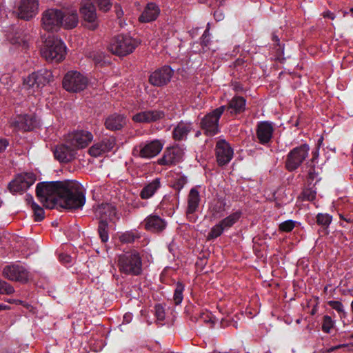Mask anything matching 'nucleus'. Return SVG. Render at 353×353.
<instances>
[{
	"label": "nucleus",
	"instance_id": "obj_56",
	"mask_svg": "<svg viewBox=\"0 0 353 353\" xmlns=\"http://www.w3.org/2000/svg\"><path fill=\"white\" fill-rule=\"evenodd\" d=\"M9 144L6 139H0V153L3 152Z\"/></svg>",
	"mask_w": 353,
	"mask_h": 353
},
{
	"label": "nucleus",
	"instance_id": "obj_48",
	"mask_svg": "<svg viewBox=\"0 0 353 353\" xmlns=\"http://www.w3.org/2000/svg\"><path fill=\"white\" fill-rule=\"evenodd\" d=\"M327 304L330 307L337 311L339 313H344L343 305L340 301H330L327 302Z\"/></svg>",
	"mask_w": 353,
	"mask_h": 353
},
{
	"label": "nucleus",
	"instance_id": "obj_35",
	"mask_svg": "<svg viewBox=\"0 0 353 353\" xmlns=\"http://www.w3.org/2000/svg\"><path fill=\"white\" fill-rule=\"evenodd\" d=\"M332 220V216L328 214L319 213L316 215V223L319 225L323 228V232L327 234V229Z\"/></svg>",
	"mask_w": 353,
	"mask_h": 353
},
{
	"label": "nucleus",
	"instance_id": "obj_7",
	"mask_svg": "<svg viewBox=\"0 0 353 353\" xmlns=\"http://www.w3.org/2000/svg\"><path fill=\"white\" fill-rule=\"evenodd\" d=\"M88 79L77 71L68 72L62 81L63 88L70 92H79L88 85Z\"/></svg>",
	"mask_w": 353,
	"mask_h": 353
},
{
	"label": "nucleus",
	"instance_id": "obj_64",
	"mask_svg": "<svg viewBox=\"0 0 353 353\" xmlns=\"http://www.w3.org/2000/svg\"><path fill=\"white\" fill-rule=\"evenodd\" d=\"M341 217L342 219H343L345 221H346L347 222H349V223L353 222V219H345L342 216H341Z\"/></svg>",
	"mask_w": 353,
	"mask_h": 353
},
{
	"label": "nucleus",
	"instance_id": "obj_61",
	"mask_svg": "<svg viewBox=\"0 0 353 353\" xmlns=\"http://www.w3.org/2000/svg\"><path fill=\"white\" fill-rule=\"evenodd\" d=\"M9 309H10V307L8 305H3V304H0V311L6 310H9Z\"/></svg>",
	"mask_w": 353,
	"mask_h": 353
},
{
	"label": "nucleus",
	"instance_id": "obj_54",
	"mask_svg": "<svg viewBox=\"0 0 353 353\" xmlns=\"http://www.w3.org/2000/svg\"><path fill=\"white\" fill-rule=\"evenodd\" d=\"M198 320L202 321L205 323H214V321L212 320L211 317L209 316L208 313H202L201 314Z\"/></svg>",
	"mask_w": 353,
	"mask_h": 353
},
{
	"label": "nucleus",
	"instance_id": "obj_22",
	"mask_svg": "<svg viewBox=\"0 0 353 353\" xmlns=\"http://www.w3.org/2000/svg\"><path fill=\"white\" fill-rule=\"evenodd\" d=\"M39 6L38 0H21L19 6V17L28 21L37 12Z\"/></svg>",
	"mask_w": 353,
	"mask_h": 353
},
{
	"label": "nucleus",
	"instance_id": "obj_26",
	"mask_svg": "<svg viewBox=\"0 0 353 353\" xmlns=\"http://www.w3.org/2000/svg\"><path fill=\"white\" fill-rule=\"evenodd\" d=\"M126 124V119L123 114L114 113L109 115L105 120L104 125L108 130H120Z\"/></svg>",
	"mask_w": 353,
	"mask_h": 353
},
{
	"label": "nucleus",
	"instance_id": "obj_41",
	"mask_svg": "<svg viewBox=\"0 0 353 353\" xmlns=\"http://www.w3.org/2000/svg\"><path fill=\"white\" fill-rule=\"evenodd\" d=\"M334 322L331 318V316L328 315H325L323 317V323H322V330L325 333H330L331 329L334 327Z\"/></svg>",
	"mask_w": 353,
	"mask_h": 353
},
{
	"label": "nucleus",
	"instance_id": "obj_9",
	"mask_svg": "<svg viewBox=\"0 0 353 353\" xmlns=\"http://www.w3.org/2000/svg\"><path fill=\"white\" fill-rule=\"evenodd\" d=\"M36 181L32 172H23L17 174L8 185V189L12 194H21L28 190Z\"/></svg>",
	"mask_w": 353,
	"mask_h": 353
},
{
	"label": "nucleus",
	"instance_id": "obj_12",
	"mask_svg": "<svg viewBox=\"0 0 353 353\" xmlns=\"http://www.w3.org/2000/svg\"><path fill=\"white\" fill-rule=\"evenodd\" d=\"M2 275L4 278L21 283H26L29 279V272L22 265L12 264L3 268Z\"/></svg>",
	"mask_w": 353,
	"mask_h": 353
},
{
	"label": "nucleus",
	"instance_id": "obj_20",
	"mask_svg": "<svg viewBox=\"0 0 353 353\" xmlns=\"http://www.w3.org/2000/svg\"><path fill=\"white\" fill-rule=\"evenodd\" d=\"M116 145V138L109 137L103 139L89 149V153L92 157H99L103 153L111 151Z\"/></svg>",
	"mask_w": 353,
	"mask_h": 353
},
{
	"label": "nucleus",
	"instance_id": "obj_38",
	"mask_svg": "<svg viewBox=\"0 0 353 353\" xmlns=\"http://www.w3.org/2000/svg\"><path fill=\"white\" fill-rule=\"evenodd\" d=\"M184 290V285L178 282L176 283V288H175V290H174V303L176 305H179L182 300H183V292Z\"/></svg>",
	"mask_w": 353,
	"mask_h": 353
},
{
	"label": "nucleus",
	"instance_id": "obj_8",
	"mask_svg": "<svg viewBox=\"0 0 353 353\" xmlns=\"http://www.w3.org/2000/svg\"><path fill=\"white\" fill-rule=\"evenodd\" d=\"M63 12L59 9L50 8L42 14L41 24L48 32L57 31L63 23Z\"/></svg>",
	"mask_w": 353,
	"mask_h": 353
},
{
	"label": "nucleus",
	"instance_id": "obj_46",
	"mask_svg": "<svg viewBox=\"0 0 353 353\" xmlns=\"http://www.w3.org/2000/svg\"><path fill=\"white\" fill-rule=\"evenodd\" d=\"M137 236L132 232H127L121 234L119 237L122 243H133Z\"/></svg>",
	"mask_w": 353,
	"mask_h": 353
},
{
	"label": "nucleus",
	"instance_id": "obj_34",
	"mask_svg": "<svg viewBox=\"0 0 353 353\" xmlns=\"http://www.w3.org/2000/svg\"><path fill=\"white\" fill-rule=\"evenodd\" d=\"M241 212L237 211L232 213L225 219H222L219 223L223 228V230H227L234 225L235 223L241 218Z\"/></svg>",
	"mask_w": 353,
	"mask_h": 353
},
{
	"label": "nucleus",
	"instance_id": "obj_50",
	"mask_svg": "<svg viewBox=\"0 0 353 353\" xmlns=\"http://www.w3.org/2000/svg\"><path fill=\"white\" fill-rule=\"evenodd\" d=\"M186 183V179L185 176H180L179 179L176 180L174 183L172 187L178 190L179 192L183 188L185 184Z\"/></svg>",
	"mask_w": 353,
	"mask_h": 353
},
{
	"label": "nucleus",
	"instance_id": "obj_16",
	"mask_svg": "<svg viewBox=\"0 0 353 353\" xmlns=\"http://www.w3.org/2000/svg\"><path fill=\"white\" fill-rule=\"evenodd\" d=\"M141 225L148 232L161 233L165 229L167 223L159 216L150 214L141 223Z\"/></svg>",
	"mask_w": 353,
	"mask_h": 353
},
{
	"label": "nucleus",
	"instance_id": "obj_43",
	"mask_svg": "<svg viewBox=\"0 0 353 353\" xmlns=\"http://www.w3.org/2000/svg\"><path fill=\"white\" fill-rule=\"evenodd\" d=\"M296 225V221L292 220H288L279 224V229L281 232H290Z\"/></svg>",
	"mask_w": 353,
	"mask_h": 353
},
{
	"label": "nucleus",
	"instance_id": "obj_49",
	"mask_svg": "<svg viewBox=\"0 0 353 353\" xmlns=\"http://www.w3.org/2000/svg\"><path fill=\"white\" fill-rule=\"evenodd\" d=\"M155 316L159 321H163L165 319V312L163 307L161 305H155Z\"/></svg>",
	"mask_w": 353,
	"mask_h": 353
},
{
	"label": "nucleus",
	"instance_id": "obj_11",
	"mask_svg": "<svg viewBox=\"0 0 353 353\" xmlns=\"http://www.w3.org/2000/svg\"><path fill=\"white\" fill-rule=\"evenodd\" d=\"M53 78L52 73L50 70L43 68L30 74L24 80V85L28 88L34 87L37 88H43L52 81Z\"/></svg>",
	"mask_w": 353,
	"mask_h": 353
},
{
	"label": "nucleus",
	"instance_id": "obj_44",
	"mask_svg": "<svg viewBox=\"0 0 353 353\" xmlns=\"http://www.w3.org/2000/svg\"><path fill=\"white\" fill-rule=\"evenodd\" d=\"M34 211V220L36 221H41L44 219V210L37 203H33V208H32Z\"/></svg>",
	"mask_w": 353,
	"mask_h": 353
},
{
	"label": "nucleus",
	"instance_id": "obj_40",
	"mask_svg": "<svg viewBox=\"0 0 353 353\" xmlns=\"http://www.w3.org/2000/svg\"><path fill=\"white\" fill-rule=\"evenodd\" d=\"M88 57L90 58L95 64L101 65L104 62L105 54L101 51H92L89 52Z\"/></svg>",
	"mask_w": 353,
	"mask_h": 353
},
{
	"label": "nucleus",
	"instance_id": "obj_63",
	"mask_svg": "<svg viewBox=\"0 0 353 353\" xmlns=\"http://www.w3.org/2000/svg\"><path fill=\"white\" fill-rule=\"evenodd\" d=\"M345 345H337V346H335V347H333L330 349L331 351H333V350H335L336 349H339L342 346H344Z\"/></svg>",
	"mask_w": 353,
	"mask_h": 353
},
{
	"label": "nucleus",
	"instance_id": "obj_62",
	"mask_svg": "<svg viewBox=\"0 0 353 353\" xmlns=\"http://www.w3.org/2000/svg\"><path fill=\"white\" fill-rule=\"evenodd\" d=\"M312 153H313V159H312V161H313L319 155V150L316 149Z\"/></svg>",
	"mask_w": 353,
	"mask_h": 353
},
{
	"label": "nucleus",
	"instance_id": "obj_23",
	"mask_svg": "<svg viewBox=\"0 0 353 353\" xmlns=\"http://www.w3.org/2000/svg\"><path fill=\"white\" fill-rule=\"evenodd\" d=\"M165 117L163 111L158 110H146L133 115L132 120L137 123L156 122Z\"/></svg>",
	"mask_w": 353,
	"mask_h": 353
},
{
	"label": "nucleus",
	"instance_id": "obj_13",
	"mask_svg": "<svg viewBox=\"0 0 353 353\" xmlns=\"http://www.w3.org/2000/svg\"><path fill=\"white\" fill-rule=\"evenodd\" d=\"M80 13L83 20L90 23L89 28L90 30H94L98 27L96 8L91 0L81 1Z\"/></svg>",
	"mask_w": 353,
	"mask_h": 353
},
{
	"label": "nucleus",
	"instance_id": "obj_21",
	"mask_svg": "<svg viewBox=\"0 0 353 353\" xmlns=\"http://www.w3.org/2000/svg\"><path fill=\"white\" fill-rule=\"evenodd\" d=\"M54 158L61 163H68L75 157V149L70 144H60L53 150Z\"/></svg>",
	"mask_w": 353,
	"mask_h": 353
},
{
	"label": "nucleus",
	"instance_id": "obj_33",
	"mask_svg": "<svg viewBox=\"0 0 353 353\" xmlns=\"http://www.w3.org/2000/svg\"><path fill=\"white\" fill-rule=\"evenodd\" d=\"M64 19L62 26L66 29H72L77 26L79 17L77 11L63 12Z\"/></svg>",
	"mask_w": 353,
	"mask_h": 353
},
{
	"label": "nucleus",
	"instance_id": "obj_47",
	"mask_svg": "<svg viewBox=\"0 0 353 353\" xmlns=\"http://www.w3.org/2000/svg\"><path fill=\"white\" fill-rule=\"evenodd\" d=\"M210 43V32L208 29H206L201 37V45L203 47V50H205V48L208 47Z\"/></svg>",
	"mask_w": 353,
	"mask_h": 353
},
{
	"label": "nucleus",
	"instance_id": "obj_14",
	"mask_svg": "<svg viewBox=\"0 0 353 353\" xmlns=\"http://www.w3.org/2000/svg\"><path fill=\"white\" fill-rule=\"evenodd\" d=\"M173 73L174 71L170 66L164 65L150 75L149 82L154 86H163L170 81Z\"/></svg>",
	"mask_w": 353,
	"mask_h": 353
},
{
	"label": "nucleus",
	"instance_id": "obj_45",
	"mask_svg": "<svg viewBox=\"0 0 353 353\" xmlns=\"http://www.w3.org/2000/svg\"><path fill=\"white\" fill-rule=\"evenodd\" d=\"M98 6L99 9L103 12L108 11L112 7L110 0H93Z\"/></svg>",
	"mask_w": 353,
	"mask_h": 353
},
{
	"label": "nucleus",
	"instance_id": "obj_24",
	"mask_svg": "<svg viewBox=\"0 0 353 353\" xmlns=\"http://www.w3.org/2000/svg\"><path fill=\"white\" fill-rule=\"evenodd\" d=\"M94 215L100 221H112L117 215V210L112 204L102 203L94 209Z\"/></svg>",
	"mask_w": 353,
	"mask_h": 353
},
{
	"label": "nucleus",
	"instance_id": "obj_42",
	"mask_svg": "<svg viewBox=\"0 0 353 353\" xmlns=\"http://www.w3.org/2000/svg\"><path fill=\"white\" fill-rule=\"evenodd\" d=\"M14 292V288L5 281L0 279V294L10 295Z\"/></svg>",
	"mask_w": 353,
	"mask_h": 353
},
{
	"label": "nucleus",
	"instance_id": "obj_17",
	"mask_svg": "<svg viewBox=\"0 0 353 353\" xmlns=\"http://www.w3.org/2000/svg\"><path fill=\"white\" fill-rule=\"evenodd\" d=\"M183 151L179 147L168 148L165 150L163 157L158 160L161 165H170L176 164L182 160Z\"/></svg>",
	"mask_w": 353,
	"mask_h": 353
},
{
	"label": "nucleus",
	"instance_id": "obj_2",
	"mask_svg": "<svg viewBox=\"0 0 353 353\" xmlns=\"http://www.w3.org/2000/svg\"><path fill=\"white\" fill-rule=\"evenodd\" d=\"M117 266L121 273L139 276L142 273V260L137 250H131L118 256Z\"/></svg>",
	"mask_w": 353,
	"mask_h": 353
},
{
	"label": "nucleus",
	"instance_id": "obj_25",
	"mask_svg": "<svg viewBox=\"0 0 353 353\" xmlns=\"http://www.w3.org/2000/svg\"><path fill=\"white\" fill-rule=\"evenodd\" d=\"M92 134L85 130L75 132L70 139V145L77 148H83L86 147L92 140Z\"/></svg>",
	"mask_w": 353,
	"mask_h": 353
},
{
	"label": "nucleus",
	"instance_id": "obj_10",
	"mask_svg": "<svg viewBox=\"0 0 353 353\" xmlns=\"http://www.w3.org/2000/svg\"><path fill=\"white\" fill-rule=\"evenodd\" d=\"M163 144L159 140L142 142L132 150V154L143 159H151L160 153Z\"/></svg>",
	"mask_w": 353,
	"mask_h": 353
},
{
	"label": "nucleus",
	"instance_id": "obj_15",
	"mask_svg": "<svg viewBox=\"0 0 353 353\" xmlns=\"http://www.w3.org/2000/svg\"><path fill=\"white\" fill-rule=\"evenodd\" d=\"M11 125L17 130L31 131L39 126V121L34 114H20L14 118Z\"/></svg>",
	"mask_w": 353,
	"mask_h": 353
},
{
	"label": "nucleus",
	"instance_id": "obj_19",
	"mask_svg": "<svg viewBox=\"0 0 353 353\" xmlns=\"http://www.w3.org/2000/svg\"><path fill=\"white\" fill-rule=\"evenodd\" d=\"M274 128L269 121L259 122L256 128V135L259 143L268 144L272 138Z\"/></svg>",
	"mask_w": 353,
	"mask_h": 353
},
{
	"label": "nucleus",
	"instance_id": "obj_55",
	"mask_svg": "<svg viewBox=\"0 0 353 353\" xmlns=\"http://www.w3.org/2000/svg\"><path fill=\"white\" fill-rule=\"evenodd\" d=\"M272 40L274 42H275V43L276 44L277 46H279L277 51H281V52H283V48L281 46L280 42H279L280 39H279V37L275 33L272 34Z\"/></svg>",
	"mask_w": 353,
	"mask_h": 353
},
{
	"label": "nucleus",
	"instance_id": "obj_30",
	"mask_svg": "<svg viewBox=\"0 0 353 353\" xmlns=\"http://www.w3.org/2000/svg\"><path fill=\"white\" fill-rule=\"evenodd\" d=\"M160 10L154 3L147 4L142 14L139 17V21L143 23H148L155 20L159 16Z\"/></svg>",
	"mask_w": 353,
	"mask_h": 353
},
{
	"label": "nucleus",
	"instance_id": "obj_31",
	"mask_svg": "<svg viewBox=\"0 0 353 353\" xmlns=\"http://www.w3.org/2000/svg\"><path fill=\"white\" fill-rule=\"evenodd\" d=\"M192 130V124L191 123L181 121L172 131L173 139L176 141L185 140Z\"/></svg>",
	"mask_w": 353,
	"mask_h": 353
},
{
	"label": "nucleus",
	"instance_id": "obj_1",
	"mask_svg": "<svg viewBox=\"0 0 353 353\" xmlns=\"http://www.w3.org/2000/svg\"><path fill=\"white\" fill-rule=\"evenodd\" d=\"M36 196L48 209L59 205L68 210H76L81 208L85 202L81 185L73 180L40 182L36 187Z\"/></svg>",
	"mask_w": 353,
	"mask_h": 353
},
{
	"label": "nucleus",
	"instance_id": "obj_58",
	"mask_svg": "<svg viewBox=\"0 0 353 353\" xmlns=\"http://www.w3.org/2000/svg\"><path fill=\"white\" fill-rule=\"evenodd\" d=\"M26 200L28 204H30L31 205V208H33V203H36L34 201L32 196L30 195V194H26Z\"/></svg>",
	"mask_w": 353,
	"mask_h": 353
},
{
	"label": "nucleus",
	"instance_id": "obj_27",
	"mask_svg": "<svg viewBox=\"0 0 353 353\" xmlns=\"http://www.w3.org/2000/svg\"><path fill=\"white\" fill-rule=\"evenodd\" d=\"M8 40L12 45L21 46L23 48H28V36L19 28H12L7 35Z\"/></svg>",
	"mask_w": 353,
	"mask_h": 353
},
{
	"label": "nucleus",
	"instance_id": "obj_32",
	"mask_svg": "<svg viewBox=\"0 0 353 353\" xmlns=\"http://www.w3.org/2000/svg\"><path fill=\"white\" fill-rule=\"evenodd\" d=\"M160 187L161 180L159 178H156L143 187L140 192V197L144 200L151 198Z\"/></svg>",
	"mask_w": 353,
	"mask_h": 353
},
{
	"label": "nucleus",
	"instance_id": "obj_52",
	"mask_svg": "<svg viewBox=\"0 0 353 353\" xmlns=\"http://www.w3.org/2000/svg\"><path fill=\"white\" fill-rule=\"evenodd\" d=\"M219 202L220 203V205H214L212 208L213 215H214L215 213L223 211L225 209V206L226 205L225 201L219 199Z\"/></svg>",
	"mask_w": 353,
	"mask_h": 353
},
{
	"label": "nucleus",
	"instance_id": "obj_57",
	"mask_svg": "<svg viewBox=\"0 0 353 353\" xmlns=\"http://www.w3.org/2000/svg\"><path fill=\"white\" fill-rule=\"evenodd\" d=\"M323 16L325 18H329L332 20L334 19L335 18V14L333 12H331L330 11L324 12Z\"/></svg>",
	"mask_w": 353,
	"mask_h": 353
},
{
	"label": "nucleus",
	"instance_id": "obj_3",
	"mask_svg": "<svg viewBox=\"0 0 353 353\" xmlns=\"http://www.w3.org/2000/svg\"><path fill=\"white\" fill-rule=\"evenodd\" d=\"M66 47L63 42L54 36H48L41 49V55L47 61L59 63L64 58Z\"/></svg>",
	"mask_w": 353,
	"mask_h": 353
},
{
	"label": "nucleus",
	"instance_id": "obj_60",
	"mask_svg": "<svg viewBox=\"0 0 353 353\" xmlns=\"http://www.w3.org/2000/svg\"><path fill=\"white\" fill-rule=\"evenodd\" d=\"M234 90H235V91H237V92H238V91H241V90H243V88H242V86H241V84H239V83H236V84L234 85Z\"/></svg>",
	"mask_w": 353,
	"mask_h": 353
},
{
	"label": "nucleus",
	"instance_id": "obj_4",
	"mask_svg": "<svg viewBox=\"0 0 353 353\" xmlns=\"http://www.w3.org/2000/svg\"><path fill=\"white\" fill-rule=\"evenodd\" d=\"M137 45V42L132 37L121 34L112 38L108 49L113 54L124 57L131 54Z\"/></svg>",
	"mask_w": 353,
	"mask_h": 353
},
{
	"label": "nucleus",
	"instance_id": "obj_59",
	"mask_svg": "<svg viewBox=\"0 0 353 353\" xmlns=\"http://www.w3.org/2000/svg\"><path fill=\"white\" fill-rule=\"evenodd\" d=\"M115 8H116L117 17L119 19V18H121L123 16V12L121 10V7L119 6H115Z\"/></svg>",
	"mask_w": 353,
	"mask_h": 353
},
{
	"label": "nucleus",
	"instance_id": "obj_51",
	"mask_svg": "<svg viewBox=\"0 0 353 353\" xmlns=\"http://www.w3.org/2000/svg\"><path fill=\"white\" fill-rule=\"evenodd\" d=\"M317 176H318V173L316 172L314 167L313 165H311L308 170V177H307V181L309 183L308 186H310L312 184V183L314 180L317 179Z\"/></svg>",
	"mask_w": 353,
	"mask_h": 353
},
{
	"label": "nucleus",
	"instance_id": "obj_39",
	"mask_svg": "<svg viewBox=\"0 0 353 353\" xmlns=\"http://www.w3.org/2000/svg\"><path fill=\"white\" fill-rule=\"evenodd\" d=\"M315 184L312 187H308L303 190L301 195L303 200L312 201L315 199L316 194V191L314 189Z\"/></svg>",
	"mask_w": 353,
	"mask_h": 353
},
{
	"label": "nucleus",
	"instance_id": "obj_5",
	"mask_svg": "<svg viewBox=\"0 0 353 353\" xmlns=\"http://www.w3.org/2000/svg\"><path fill=\"white\" fill-rule=\"evenodd\" d=\"M225 109V105H221L205 114L201 119L200 128L206 136L213 137L219 132V121Z\"/></svg>",
	"mask_w": 353,
	"mask_h": 353
},
{
	"label": "nucleus",
	"instance_id": "obj_18",
	"mask_svg": "<svg viewBox=\"0 0 353 353\" xmlns=\"http://www.w3.org/2000/svg\"><path fill=\"white\" fill-rule=\"evenodd\" d=\"M216 154L218 164L219 165H224L232 159L233 150L225 140L221 139L216 143Z\"/></svg>",
	"mask_w": 353,
	"mask_h": 353
},
{
	"label": "nucleus",
	"instance_id": "obj_29",
	"mask_svg": "<svg viewBox=\"0 0 353 353\" xmlns=\"http://www.w3.org/2000/svg\"><path fill=\"white\" fill-rule=\"evenodd\" d=\"M246 100L241 96H234L228 103L226 109L230 114H239L245 110Z\"/></svg>",
	"mask_w": 353,
	"mask_h": 353
},
{
	"label": "nucleus",
	"instance_id": "obj_6",
	"mask_svg": "<svg viewBox=\"0 0 353 353\" xmlns=\"http://www.w3.org/2000/svg\"><path fill=\"white\" fill-rule=\"evenodd\" d=\"M310 147L304 143L292 149L286 156L285 167L289 172L299 168L308 156Z\"/></svg>",
	"mask_w": 353,
	"mask_h": 353
},
{
	"label": "nucleus",
	"instance_id": "obj_36",
	"mask_svg": "<svg viewBox=\"0 0 353 353\" xmlns=\"http://www.w3.org/2000/svg\"><path fill=\"white\" fill-rule=\"evenodd\" d=\"M98 233L103 243L108 241V224L106 221H99L98 225Z\"/></svg>",
	"mask_w": 353,
	"mask_h": 353
},
{
	"label": "nucleus",
	"instance_id": "obj_53",
	"mask_svg": "<svg viewBox=\"0 0 353 353\" xmlns=\"http://www.w3.org/2000/svg\"><path fill=\"white\" fill-rule=\"evenodd\" d=\"M59 259L63 263H70L72 262V257L69 254L65 253L59 254Z\"/></svg>",
	"mask_w": 353,
	"mask_h": 353
},
{
	"label": "nucleus",
	"instance_id": "obj_28",
	"mask_svg": "<svg viewBox=\"0 0 353 353\" xmlns=\"http://www.w3.org/2000/svg\"><path fill=\"white\" fill-rule=\"evenodd\" d=\"M201 199L196 188H192L188 196V207L186 215L188 219H191L192 214L197 210Z\"/></svg>",
	"mask_w": 353,
	"mask_h": 353
},
{
	"label": "nucleus",
	"instance_id": "obj_37",
	"mask_svg": "<svg viewBox=\"0 0 353 353\" xmlns=\"http://www.w3.org/2000/svg\"><path fill=\"white\" fill-rule=\"evenodd\" d=\"M223 231L224 230L219 223L216 224L211 228L208 234L207 240L211 241L218 238L223 234Z\"/></svg>",
	"mask_w": 353,
	"mask_h": 353
}]
</instances>
